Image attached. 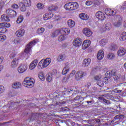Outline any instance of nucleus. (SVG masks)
<instances>
[{
    "label": "nucleus",
    "mask_w": 126,
    "mask_h": 126,
    "mask_svg": "<svg viewBox=\"0 0 126 126\" xmlns=\"http://www.w3.org/2000/svg\"><path fill=\"white\" fill-rule=\"evenodd\" d=\"M112 25L116 28L121 27L123 25V18L120 15L114 16L113 20L112 21Z\"/></svg>",
    "instance_id": "obj_1"
},
{
    "label": "nucleus",
    "mask_w": 126,
    "mask_h": 126,
    "mask_svg": "<svg viewBox=\"0 0 126 126\" xmlns=\"http://www.w3.org/2000/svg\"><path fill=\"white\" fill-rule=\"evenodd\" d=\"M51 60L50 58H47L45 60H41L38 64V68H39V69H42L43 68H45V67H47L49 66L50 63H51Z\"/></svg>",
    "instance_id": "obj_2"
},
{
    "label": "nucleus",
    "mask_w": 126,
    "mask_h": 126,
    "mask_svg": "<svg viewBox=\"0 0 126 126\" xmlns=\"http://www.w3.org/2000/svg\"><path fill=\"white\" fill-rule=\"evenodd\" d=\"M106 76L108 78H111L113 76L115 80H118L120 79V76L117 74V70L115 69H113L111 71H107Z\"/></svg>",
    "instance_id": "obj_3"
},
{
    "label": "nucleus",
    "mask_w": 126,
    "mask_h": 126,
    "mask_svg": "<svg viewBox=\"0 0 126 126\" xmlns=\"http://www.w3.org/2000/svg\"><path fill=\"white\" fill-rule=\"evenodd\" d=\"M23 85L28 88H32L34 86V82L32 80V78L27 77L23 82Z\"/></svg>",
    "instance_id": "obj_4"
},
{
    "label": "nucleus",
    "mask_w": 126,
    "mask_h": 126,
    "mask_svg": "<svg viewBox=\"0 0 126 126\" xmlns=\"http://www.w3.org/2000/svg\"><path fill=\"white\" fill-rule=\"evenodd\" d=\"M86 75H87L86 72H84L82 70H79L75 74V79L77 81H79V80H81L82 78H83L84 76H86Z\"/></svg>",
    "instance_id": "obj_5"
},
{
    "label": "nucleus",
    "mask_w": 126,
    "mask_h": 126,
    "mask_svg": "<svg viewBox=\"0 0 126 126\" xmlns=\"http://www.w3.org/2000/svg\"><path fill=\"white\" fill-rule=\"evenodd\" d=\"M36 43V42L35 40H33L28 43L25 49V53H26V54H29V53H30V52H31V48H32V47L34 46Z\"/></svg>",
    "instance_id": "obj_6"
},
{
    "label": "nucleus",
    "mask_w": 126,
    "mask_h": 126,
    "mask_svg": "<svg viewBox=\"0 0 126 126\" xmlns=\"http://www.w3.org/2000/svg\"><path fill=\"white\" fill-rule=\"evenodd\" d=\"M6 13L8 16H9V17H11V18L13 17H16L17 16V13L15 10L9 8L6 10Z\"/></svg>",
    "instance_id": "obj_7"
},
{
    "label": "nucleus",
    "mask_w": 126,
    "mask_h": 126,
    "mask_svg": "<svg viewBox=\"0 0 126 126\" xmlns=\"http://www.w3.org/2000/svg\"><path fill=\"white\" fill-rule=\"evenodd\" d=\"M27 70V64H22L18 68V71L19 73H23Z\"/></svg>",
    "instance_id": "obj_8"
},
{
    "label": "nucleus",
    "mask_w": 126,
    "mask_h": 126,
    "mask_svg": "<svg viewBox=\"0 0 126 126\" xmlns=\"http://www.w3.org/2000/svg\"><path fill=\"white\" fill-rule=\"evenodd\" d=\"M83 33L86 37H91L93 34L92 31L89 28H84L83 30Z\"/></svg>",
    "instance_id": "obj_9"
},
{
    "label": "nucleus",
    "mask_w": 126,
    "mask_h": 126,
    "mask_svg": "<svg viewBox=\"0 0 126 126\" xmlns=\"http://www.w3.org/2000/svg\"><path fill=\"white\" fill-rule=\"evenodd\" d=\"M95 16L99 20H105L106 19V16L104 13L101 11H98L95 14Z\"/></svg>",
    "instance_id": "obj_10"
},
{
    "label": "nucleus",
    "mask_w": 126,
    "mask_h": 126,
    "mask_svg": "<svg viewBox=\"0 0 126 126\" xmlns=\"http://www.w3.org/2000/svg\"><path fill=\"white\" fill-rule=\"evenodd\" d=\"M105 14H106V15L109 16H113L114 15H116V14L117 13V11L113 10L110 8H107L105 10Z\"/></svg>",
    "instance_id": "obj_11"
},
{
    "label": "nucleus",
    "mask_w": 126,
    "mask_h": 126,
    "mask_svg": "<svg viewBox=\"0 0 126 126\" xmlns=\"http://www.w3.org/2000/svg\"><path fill=\"white\" fill-rule=\"evenodd\" d=\"M91 44V41H90V40L88 39V40H85L83 42V44L82 45V48L83 50H86L87 48L90 47Z\"/></svg>",
    "instance_id": "obj_12"
},
{
    "label": "nucleus",
    "mask_w": 126,
    "mask_h": 126,
    "mask_svg": "<svg viewBox=\"0 0 126 126\" xmlns=\"http://www.w3.org/2000/svg\"><path fill=\"white\" fill-rule=\"evenodd\" d=\"M126 53V49L124 47H121L119 48L118 51L117 52V55L119 57H123L125 56Z\"/></svg>",
    "instance_id": "obj_13"
},
{
    "label": "nucleus",
    "mask_w": 126,
    "mask_h": 126,
    "mask_svg": "<svg viewBox=\"0 0 126 126\" xmlns=\"http://www.w3.org/2000/svg\"><path fill=\"white\" fill-rule=\"evenodd\" d=\"M81 44H82V42L80 38H76L73 41V45L75 47H80Z\"/></svg>",
    "instance_id": "obj_14"
},
{
    "label": "nucleus",
    "mask_w": 126,
    "mask_h": 126,
    "mask_svg": "<svg viewBox=\"0 0 126 126\" xmlns=\"http://www.w3.org/2000/svg\"><path fill=\"white\" fill-rule=\"evenodd\" d=\"M54 16V15L52 13H45L43 16V18L44 20H49V19H51L52 17Z\"/></svg>",
    "instance_id": "obj_15"
},
{
    "label": "nucleus",
    "mask_w": 126,
    "mask_h": 126,
    "mask_svg": "<svg viewBox=\"0 0 126 126\" xmlns=\"http://www.w3.org/2000/svg\"><path fill=\"white\" fill-rule=\"evenodd\" d=\"M37 64H38V60H33L30 64V69H34L37 66Z\"/></svg>",
    "instance_id": "obj_16"
},
{
    "label": "nucleus",
    "mask_w": 126,
    "mask_h": 126,
    "mask_svg": "<svg viewBox=\"0 0 126 126\" xmlns=\"http://www.w3.org/2000/svg\"><path fill=\"white\" fill-rule=\"evenodd\" d=\"M60 34H62L61 30H56L51 34V37L52 38H55V37H57Z\"/></svg>",
    "instance_id": "obj_17"
},
{
    "label": "nucleus",
    "mask_w": 126,
    "mask_h": 126,
    "mask_svg": "<svg viewBox=\"0 0 126 126\" xmlns=\"http://www.w3.org/2000/svg\"><path fill=\"white\" fill-rule=\"evenodd\" d=\"M108 80V78L107 77H104V78H102L100 80H98L97 81V84L100 87H103L104 86V82H106V81H104V80Z\"/></svg>",
    "instance_id": "obj_18"
},
{
    "label": "nucleus",
    "mask_w": 126,
    "mask_h": 126,
    "mask_svg": "<svg viewBox=\"0 0 126 126\" xmlns=\"http://www.w3.org/2000/svg\"><path fill=\"white\" fill-rule=\"evenodd\" d=\"M24 33L25 32L23 30H19L16 32V35L17 37H23L24 35Z\"/></svg>",
    "instance_id": "obj_19"
},
{
    "label": "nucleus",
    "mask_w": 126,
    "mask_h": 126,
    "mask_svg": "<svg viewBox=\"0 0 126 126\" xmlns=\"http://www.w3.org/2000/svg\"><path fill=\"white\" fill-rule=\"evenodd\" d=\"M104 51L103 50H99L97 55V60L101 61L104 58Z\"/></svg>",
    "instance_id": "obj_20"
},
{
    "label": "nucleus",
    "mask_w": 126,
    "mask_h": 126,
    "mask_svg": "<svg viewBox=\"0 0 126 126\" xmlns=\"http://www.w3.org/2000/svg\"><path fill=\"white\" fill-rule=\"evenodd\" d=\"M66 59V56L64 54H60L57 58V61L59 62H63Z\"/></svg>",
    "instance_id": "obj_21"
},
{
    "label": "nucleus",
    "mask_w": 126,
    "mask_h": 126,
    "mask_svg": "<svg viewBox=\"0 0 126 126\" xmlns=\"http://www.w3.org/2000/svg\"><path fill=\"white\" fill-rule=\"evenodd\" d=\"M61 30V34L63 35H68L70 32V31L68 28H63Z\"/></svg>",
    "instance_id": "obj_22"
},
{
    "label": "nucleus",
    "mask_w": 126,
    "mask_h": 126,
    "mask_svg": "<svg viewBox=\"0 0 126 126\" xmlns=\"http://www.w3.org/2000/svg\"><path fill=\"white\" fill-rule=\"evenodd\" d=\"M19 59L15 58L13 59L11 62V66L12 67H16L17 65H18V61Z\"/></svg>",
    "instance_id": "obj_23"
},
{
    "label": "nucleus",
    "mask_w": 126,
    "mask_h": 126,
    "mask_svg": "<svg viewBox=\"0 0 126 126\" xmlns=\"http://www.w3.org/2000/svg\"><path fill=\"white\" fill-rule=\"evenodd\" d=\"M79 17L83 20H88L89 19V16L87 14L82 13L79 15Z\"/></svg>",
    "instance_id": "obj_24"
},
{
    "label": "nucleus",
    "mask_w": 126,
    "mask_h": 126,
    "mask_svg": "<svg viewBox=\"0 0 126 126\" xmlns=\"http://www.w3.org/2000/svg\"><path fill=\"white\" fill-rule=\"evenodd\" d=\"M91 63V59L90 58L86 59L84 60L83 62V65L84 66H88L89 64H90V63Z\"/></svg>",
    "instance_id": "obj_25"
},
{
    "label": "nucleus",
    "mask_w": 126,
    "mask_h": 126,
    "mask_svg": "<svg viewBox=\"0 0 126 126\" xmlns=\"http://www.w3.org/2000/svg\"><path fill=\"white\" fill-rule=\"evenodd\" d=\"M72 10H75L78 8V3L76 2H71Z\"/></svg>",
    "instance_id": "obj_26"
},
{
    "label": "nucleus",
    "mask_w": 126,
    "mask_h": 126,
    "mask_svg": "<svg viewBox=\"0 0 126 126\" xmlns=\"http://www.w3.org/2000/svg\"><path fill=\"white\" fill-rule=\"evenodd\" d=\"M21 86V84L20 82H16L12 84V87L14 89H18L20 88V87Z\"/></svg>",
    "instance_id": "obj_27"
},
{
    "label": "nucleus",
    "mask_w": 126,
    "mask_h": 126,
    "mask_svg": "<svg viewBox=\"0 0 126 126\" xmlns=\"http://www.w3.org/2000/svg\"><path fill=\"white\" fill-rule=\"evenodd\" d=\"M69 71V66L68 65H66L63 70L62 74H63V75H64L65 74H66V73H67Z\"/></svg>",
    "instance_id": "obj_28"
},
{
    "label": "nucleus",
    "mask_w": 126,
    "mask_h": 126,
    "mask_svg": "<svg viewBox=\"0 0 126 126\" xmlns=\"http://www.w3.org/2000/svg\"><path fill=\"white\" fill-rule=\"evenodd\" d=\"M67 23L70 28H73L75 25V22L74 21H72V20H68Z\"/></svg>",
    "instance_id": "obj_29"
},
{
    "label": "nucleus",
    "mask_w": 126,
    "mask_h": 126,
    "mask_svg": "<svg viewBox=\"0 0 126 126\" xmlns=\"http://www.w3.org/2000/svg\"><path fill=\"white\" fill-rule=\"evenodd\" d=\"M1 21H7L8 22V21H10L9 17L8 16H6L5 15H2L1 16Z\"/></svg>",
    "instance_id": "obj_30"
},
{
    "label": "nucleus",
    "mask_w": 126,
    "mask_h": 126,
    "mask_svg": "<svg viewBox=\"0 0 126 126\" xmlns=\"http://www.w3.org/2000/svg\"><path fill=\"white\" fill-rule=\"evenodd\" d=\"M58 7H57V6L55 5H52L48 7V10L50 11H56V10H58Z\"/></svg>",
    "instance_id": "obj_31"
},
{
    "label": "nucleus",
    "mask_w": 126,
    "mask_h": 126,
    "mask_svg": "<svg viewBox=\"0 0 126 126\" xmlns=\"http://www.w3.org/2000/svg\"><path fill=\"white\" fill-rule=\"evenodd\" d=\"M64 8L66 10H72L71 8V2L65 4L64 6Z\"/></svg>",
    "instance_id": "obj_32"
},
{
    "label": "nucleus",
    "mask_w": 126,
    "mask_h": 126,
    "mask_svg": "<svg viewBox=\"0 0 126 126\" xmlns=\"http://www.w3.org/2000/svg\"><path fill=\"white\" fill-rule=\"evenodd\" d=\"M32 2L31 0H23V3H24L26 6H31Z\"/></svg>",
    "instance_id": "obj_33"
},
{
    "label": "nucleus",
    "mask_w": 126,
    "mask_h": 126,
    "mask_svg": "<svg viewBox=\"0 0 126 126\" xmlns=\"http://www.w3.org/2000/svg\"><path fill=\"white\" fill-rule=\"evenodd\" d=\"M83 100H84V97H82L80 95H77L74 98V101H76V102H82Z\"/></svg>",
    "instance_id": "obj_34"
},
{
    "label": "nucleus",
    "mask_w": 126,
    "mask_h": 126,
    "mask_svg": "<svg viewBox=\"0 0 126 126\" xmlns=\"http://www.w3.org/2000/svg\"><path fill=\"white\" fill-rule=\"evenodd\" d=\"M0 26L4 27V28H9L10 27V24L8 23H0Z\"/></svg>",
    "instance_id": "obj_35"
},
{
    "label": "nucleus",
    "mask_w": 126,
    "mask_h": 126,
    "mask_svg": "<svg viewBox=\"0 0 126 126\" xmlns=\"http://www.w3.org/2000/svg\"><path fill=\"white\" fill-rule=\"evenodd\" d=\"M107 43H108V40L107 39H102L99 41V45L101 46H105Z\"/></svg>",
    "instance_id": "obj_36"
},
{
    "label": "nucleus",
    "mask_w": 126,
    "mask_h": 126,
    "mask_svg": "<svg viewBox=\"0 0 126 126\" xmlns=\"http://www.w3.org/2000/svg\"><path fill=\"white\" fill-rule=\"evenodd\" d=\"M120 39L121 41H125L126 40V32H124L122 33Z\"/></svg>",
    "instance_id": "obj_37"
},
{
    "label": "nucleus",
    "mask_w": 126,
    "mask_h": 126,
    "mask_svg": "<svg viewBox=\"0 0 126 126\" xmlns=\"http://www.w3.org/2000/svg\"><path fill=\"white\" fill-rule=\"evenodd\" d=\"M20 7L21 11L24 12L26 10V5L23 3H21L20 4Z\"/></svg>",
    "instance_id": "obj_38"
},
{
    "label": "nucleus",
    "mask_w": 126,
    "mask_h": 126,
    "mask_svg": "<svg viewBox=\"0 0 126 126\" xmlns=\"http://www.w3.org/2000/svg\"><path fill=\"white\" fill-rule=\"evenodd\" d=\"M87 103L88 104V106H91L92 105H94V104L95 103V101H94V99L93 98H91L90 99H89L87 101Z\"/></svg>",
    "instance_id": "obj_39"
},
{
    "label": "nucleus",
    "mask_w": 126,
    "mask_h": 126,
    "mask_svg": "<svg viewBox=\"0 0 126 126\" xmlns=\"http://www.w3.org/2000/svg\"><path fill=\"white\" fill-rule=\"evenodd\" d=\"M53 79V76L52 75V74L50 73L46 75V80L48 82H51Z\"/></svg>",
    "instance_id": "obj_40"
},
{
    "label": "nucleus",
    "mask_w": 126,
    "mask_h": 126,
    "mask_svg": "<svg viewBox=\"0 0 126 126\" xmlns=\"http://www.w3.org/2000/svg\"><path fill=\"white\" fill-rule=\"evenodd\" d=\"M44 32H45V28H44L38 29L36 31L37 34H42V33H44Z\"/></svg>",
    "instance_id": "obj_41"
},
{
    "label": "nucleus",
    "mask_w": 126,
    "mask_h": 126,
    "mask_svg": "<svg viewBox=\"0 0 126 126\" xmlns=\"http://www.w3.org/2000/svg\"><path fill=\"white\" fill-rule=\"evenodd\" d=\"M107 58L109 60H112L115 58V54L112 53H110L108 54V55H107Z\"/></svg>",
    "instance_id": "obj_42"
},
{
    "label": "nucleus",
    "mask_w": 126,
    "mask_h": 126,
    "mask_svg": "<svg viewBox=\"0 0 126 126\" xmlns=\"http://www.w3.org/2000/svg\"><path fill=\"white\" fill-rule=\"evenodd\" d=\"M125 118V116L124 115H116L114 119L115 120H123Z\"/></svg>",
    "instance_id": "obj_43"
},
{
    "label": "nucleus",
    "mask_w": 126,
    "mask_h": 126,
    "mask_svg": "<svg viewBox=\"0 0 126 126\" xmlns=\"http://www.w3.org/2000/svg\"><path fill=\"white\" fill-rule=\"evenodd\" d=\"M105 29L106 30H111V29H112V24L110 23H107L105 25Z\"/></svg>",
    "instance_id": "obj_44"
},
{
    "label": "nucleus",
    "mask_w": 126,
    "mask_h": 126,
    "mask_svg": "<svg viewBox=\"0 0 126 126\" xmlns=\"http://www.w3.org/2000/svg\"><path fill=\"white\" fill-rule=\"evenodd\" d=\"M38 77L40 79V80H45V75H44L43 72H40L38 74Z\"/></svg>",
    "instance_id": "obj_45"
},
{
    "label": "nucleus",
    "mask_w": 126,
    "mask_h": 126,
    "mask_svg": "<svg viewBox=\"0 0 126 126\" xmlns=\"http://www.w3.org/2000/svg\"><path fill=\"white\" fill-rule=\"evenodd\" d=\"M36 6H37L38 9H43L44 7V5L42 3H38L36 4Z\"/></svg>",
    "instance_id": "obj_46"
},
{
    "label": "nucleus",
    "mask_w": 126,
    "mask_h": 126,
    "mask_svg": "<svg viewBox=\"0 0 126 126\" xmlns=\"http://www.w3.org/2000/svg\"><path fill=\"white\" fill-rule=\"evenodd\" d=\"M41 117L40 116V114L39 113H32V119H33L32 120H35V119H37V117Z\"/></svg>",
    "instance_id": "obj_47"
},
{
    "label": "nucleus",
    "mask_w": 126,
    "mask_h": 126,
    "mask_svg": "<svg viewBox=\"0 0 126 126\" xmlns=\"http://www.w3.org/2000/svg\"><path fill=\"white\" fill-rule=\"evenodd\" d=\"M23 21V17L22 16H20L18 17L17 20V23L18 24H20V23H21Z\"/></svg>",
    "instance_id": "obj_48"
},
{
    "label": "nucleus",
    "mask_w": 126,
    "mask_h": 126,
    "mask_svg": "<svg viewBox=\"0 0 126 126\" xmlns=\"http://www.w3.org/2000/svg\"><path fill=\"white\" fill-rule=\"evenodd\" d=\"M6 39V36L5 35L0 34V41L3 42Z\"/></svg>",
    "instance_id": "obj_49"
},
{
    "label": "nucleus",
    "mask_w": 126,
    "mask_h": 126,
    "mask_svg": "<svg viewBox=\"0 0 126 126\" xmlns=\"http://www.w3.org/2000/svg\"><path fill=\"white\" fill-rule=\"evenodd\" d=\"M111 51H116L117 50V46L116 44H112L110 47Z\"/></svg>",
    "instance_id": "obj_50"
},
{
    "label": "nucleus",
    "mask_w": 126,
    "mask_h": 126,
    "mask_svg": "<svg viewBox=\"0 0 126 126\" xmlns=\"http://www.w3.org/2000/svg\"><path fill=\"white\" fill-rule=\"evenodd\" d=\"M6 32V29L3 27H0V33H4Z\"/></svg>",
    "instance_id": "obj_51"
},
{
    "label": "nucleus",
    "mask_w": 126,
    "mask_h": 126,
    "mask_svg": "<svg viewBox=\"0 0 126 126\" xmlns=\"http://www.w3.org/2000/svg\"><path fill=\"white\" fill-rule=\"evenodd\" d=\"M94 80H96V81H99L102 79V76L101 75H98L94 76Z\"/></svg>",
    "instance_id": "obj_52"
},
{
    "label": "nucleus",
    "mask_w": 126,
    "mask_h": 126,
    "mask_svg": "<svg viewBox=\"0 0 126 126\" xmlns=\"http://www.w3.org/2000/svg\"><path fill=\"white\" fill-rule=\"evenodd\" d=\"M68 111H69V108H68L66 107H64L61 108V112H68Z\"/></svg>",
    "instance_id": "obj_53"
},
{
    "label": "nucleus",
    "mask_w": 126,
    "mask_h": 126,
    "mask_svg": "<svg viewBox=\"0 0 126 126\" xmlns=\"http://www.w3.org/2000/svg\"><path fill=\"white\" fill-rule=\"evenodd\" d=\"M82 106L84 107V108H88L89 106H88V104H87V101H84L82 103Z\"/></svg>",
    "instance_id": "obj_54"
},
{
    "label": "nucleus",
    "mask_w": 126,
    "mask_h": 126,
    "mask_svg": "<svg viewBox=\"0 0 126 126\" xmlns=\"http://www.w3.org/2000/svg\"><path fill=\"white\" fill-rule=\"evenodd\" d=\"M75 73H76V71H75V70H72L71 72L70 73V74L69 75V77H72V76H73L74 74H75Z\"/></svg>",
    "instance_id": "obj_55"
},
{
    "label": "nucleus",
    "mask_w": 126,
    "mask_h": 126,
    "mask_svg": "<svg viewBox=\"0 0 126 126\" xmlns=\"http://www.w3.org/2000/svg\"><path fill=\"white\" fill-rule=\"evenodd\" d=\"M93 4V1L92 0H87L86 2V5L89 6V5H91Z\"/></svg>",
    "instance_id": "obj_56"
},
{
    "label": "nucleus",
    "mask_w": 126,
    "mask_h": 126,
    "mask_svg": "<svg viewBox=\"0 0 126 126\" xmlns=\"http://www.w3.org/2000/svg\"><path fill=\"white\" fill-rule=\"evenodd\" d=\"M64 39H65L64 36L61 35L59 36L58 40L60 42H62V41H63V40H64Z\"/></svg>",
    "instance_id": "obj_57"
},
{
    "label": "nucleus",
    "mask_w": 126,
    "mask_h": 126,
    "mask_svg": "<svg viewBox=\"0 0 126 126\" xmlns=\"http://www.w3.org/2000/svg\"><path fill=\"white\" fill-rule=\"evenodd\" d=\"M12 8H13L14 9H17L19 7L18 5L17 4H13L11 5Z\"/></svg>",
    "instance_id": "obj_58"
},
{
    "label": "nucleus",
    "mask_w": 126,
    "mask_h": 126,
    "mask_svg": "<svg viewBox=\"0 0 126 126\" xmlns=\"http://www.w3.org/2000/svg\"><path fill=\"white\" fill-rule=\"evenodd\" d=\"M3 91H4V87L0 86V94L3 93Z\"/></svg>",
    "instance_id": "obj_59"
},
{
    "label": "nucleus",
    "mask_w": 126,
    "mask_h": 126,
    "mask_svg": "<svg viewBox=\"0 0 126 126\" xmlns=\"http://www.w3.org/2000/svg\"><path fill=\"white\" fill-rule=\"evenodd\" d=\"M104 100H105V98H104V97L102 96L98 97V100L99 101V102H102V101H103L104 102Z\"/></svg>",
    "instance_id": "obj_60"
},
{
    "label": "nucleus",
    "mask_w": 126,
    "mask_h": 126,
    "mask_svg": "<svg viewBox=\"0 0 126 126\" xmlns=\"http://www.w3.org/2000/svg\"><path fill=\"white\" fill-rule=\"evenodd\" d=\"M104 103H106V104H107V105H110V104H111V103L110 102V101L105 99H104Z\"/></svg>",
    "instance_id": "obj_61"
},
{
    "label": "nucleus",
    "mask_w": 126,
    "mask_h": 126,
    "mask_svg": "<svg viewBox=\"0 0 126 126\" xmlns=\"http://www.w3.org/2000/svg\"><path fill=\"white\" fill-rule=\"evenodd\" d=\"M94 4H96V5H99L100 4V1L98 0H95L94 2Z\"/></svg>",
    "instance_id": "obj_62"
},
{
    "label": "nucleus",
    "mask_w": 126,
    "mask_h": 126,
    "mask_svg": "<svg viewBox=\"0 0 126 126\" xmlns=\"http://www.w3.org/2000/svg\"><path fill=\"white\" fill-rule=\"evenodd\" d=\"M15 56H16V55L14 53H12L10 55V58L11 59H12L13 58H15Z\"/></svg>",
    "instance_id": "obj_63"
},
{
    "label": "nucleus",
    "mask_w": 126,
    "mask_h": 126,
    "mask_svg": "<svg viewBox=\"0 0 126 126\" xmlns=\"http://www.w3.org/2000/svg\"><path fill=\"white\" fill-rule=\"evenodd\" d=\"M122 96H123V97H126V90H125L123 92V94H122Z\"/></svg>",
    "instance_id": "obj_64"
}]
</instances>
